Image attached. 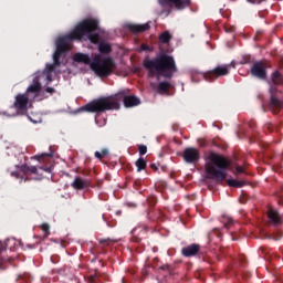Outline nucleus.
<instances>
[{
  "label": "nucleus",
  "instance_id": "nucleus-30",
  "mask_svg": "<svg viewBox=\"0 0 283 283\" xmlns=\"http://www.w3.org/2000/svg\"><path fill=\"white\" fill-rule=\"evenodd\" d=\"M41 229H42V231H43V233H44V237L48 238V235H50V224L43 223V224L41 226Z\"/></svg>",
  "mask_w": 283,
  "mask_h": 283
},
{
  "label": "nucleus",
  "instance_id": "nucleus-11",
  "mask_svg": "<svg viewBox=\"0 0 283 283\" xmlns=\"http://www.w3.org/2000/svg\"><path fill=\"white\" fill-rule=\"evenodd\" d=\"M39 169H42V171H45L46 174H52L54 170V166H28L27 164H23L20 166V171L24 174V176H28V174H39Z\"/></svg>",
  "mask_w": 283,
  "mask_h": 283
},
{
  "label": "nucleus",
  "instance_id": "nucleus-3",
  "mask_svg": "<svg viewBox=\"0 0 283 283\" xmlns=\"http://www.w3.org/2000/svg\"><path fill=\"white\" fill-rule=\"evenodd\" d=\"M143 65L148 71L149 76L170 77L174 72H178L174 56L167 54L158 55L155 59H145Z\"/></svg>",
  "mask_w": 283,
  "mask_h": 283
},
{
  "label": "nucleus",
  "instance_id": "nucleus-28",
  "mask_svg": "<svg viewBox=\"0 0 283 283\" xmlns=\"http://www.w3.org/2000/svg\"><path fill=\"white\" fill-rule=\"evenodd\" d=\"M227 184H228L229 187L240 188L244 185V181H238L235 179H228Z\"/></svg>",
  "mask_w": 283,
  "mask_h": 283
},
{
  "label": "nucleus",
  "instance_id": "nucleus-43",
  "mask_svg": "<svg viewBox=\"0 0 283 283\" xmlns=\"http://www.w3.org/2000/svg\"><path fill=\"white\" fill-rule=\"evenodd\" d=\"M120 213H123L120 210H118L117 212H116V216H120Z\"/></svg>",
  "mask_w": 283,
  "mask_h": 283
},
{
  "label": "nucleus",
  "instance_id": "nucleus-6",
  "mask_svg": "<svg viewBox=\"0 0 283 283\" xmlns=\"http://www.w3.org/2000/svg\"><path fill=\"white\" fill-rule=\"evenodd\" d=\"M255 129H258V124L255 120L250 119L248 122H243L241 125H239L237 136L240 138H249L251 143H258V140H260V134H258Z\"/></svg>",
  "mask_w": 283,
  "mask_h": 283
},
{
  "label": "nucleus",
  "instance_id": "nucleus-42",
  "mask_svg": "<svg viewBox=\"0 0 283 283\" xmlns=\"http://www.w3.org/2000/svg\"><path fill=\"white\" fill-rule=\"evenodd\" d=\"M11 176H14V178H19V172L18 171H13V172H11Z\"/></svg>",
  "mask_w": 283,
  "mask_h": 283
},
{
  "label": "nucleus",
  "instance_id": "nucleus-44",
  "mask_svg": "<svg viewBox=\"0 0 283 283\" xmlns=\"http://www.w3.org/2000/svg\"><path fill=\"white\" fill-rule=\"evenodd\" d=\"M217 127H218V129H222V126H220V125H217Z\"/></svg>",
  "mask_w": 283,
  "mask_h": 283
},
{
  "label": "nucleus",
  "instance_id": "nucleus-9",
  "mask_svg": "<svg viewBox=\"0 0 283 283\" xmlns=\"http://www.w3.org/2000/svg\"><path fill=\"white\" fill-rule=\"evenodd\" d=\"M159 6L164 10L176 8V10H185L191 6V0H158Z\"/></svg>",
  "mask_w": 283,
  "mask_h": 283
},
{
  "label": "nucleus",
  "instance_id": "nucleus-29",
  "mask_svg": "<svg viewBox=\"0 0 283 283\" xmlns=\"http://www.w3.org/2000/svg\"><path fill=\"white\" fill-rule=\"evenodd\" d=\"M223 223L226 229H229V227H231V224H233V219H231V217H223Z\"/></svg>",
  "mask_w": 283,
  "mask_h": 283
},
{
  "label": "nucleus",
  "instance_id": "nucleus-18",
  "mask_svg": "<svg viewBox=\"0 0 283 283\" xmlns=\"http://www.w3.org/2000/svg\"><path fill=\"white\" fill-rule=\"evenodd\" d=\"M149 23L145 24H129L128 30L133 32L134 34H138L140 32H147L149 30Z\"/></svg>",
  "mask_w": 283,
  "mask_h": 283
},
{
  "label": "nucleus",
  "instance_id": "nucleus-38",
  "mask_svg": "<svg viewBox=\"0 0 283 283\" xmlns=\"http://www.w3.org/2000/svg\"><path fill=\"white\" fill-rule=\"evenodd\" d=\"M140 50L147 51V50H151V49L147 44H142Z\"/></svg>",
  "mask_w": 283,
  "mask_h": 283
},
{
  "label": "nucleus",
  "instance_id": "nucleus-24",
  "mask_svg": "<svg viewBox=\"0 0 283 283\" xmlns=\"http://www.w3.org/2000/svg\"><path fill=\"white\" fill-rule=\"evenodd\" d=\"M94 156L97 160H103V158L109 156V149L103 148L101 151H95Z\"/></svg>",
  "mask_w": 283,
  "mask_h": 283
},
{
  "label": "nucleus",
  "instance_id": "nucleus-25",
  "mask_svg": "<svg viewBox=\"0 0 283 283\" xmlns=\"http://www.w3.org/2000/svg\"><path fill=\"white\" fill-rule=\"evenodd\" d=\"M272 82L274 83V85H282L283 83L282 74H280V72H274L272 74Z\"/></svg>",
  "mask_w": 283,
  "mask_h": 283
},
{
  "label": "nucleus",
  "instance_id": "nucleus-8",
  "mask_svg": "<svg viewBox=\"0 0 283 283\" xmlns=\"http://www.w3.org/2000/svg\"><path fill=\"white\" fill-rule=\"evenodd\" d=\"M270 94H271L270 109L274 114H280V112L283 108V102L280 101V96H282V92L277 91V86H271Z\"/></svg>",
  "mask_w": 283,
  "mask_h": 283
},
{
  "label": "nucleus",
  "instance_id": "nucleus-19",
  "mask_svg": "<svg viewBox=\"0 0 283 283\" xmlns=\"http://www.w3.org/2000/svg\"><path fill=\"white\" fill-rule=\"evenodd\" d=\"M53 156H54V154H52V153H43L41 155H35L33 157V159L38 160V163H43V165H48V164L52 163Z\"/></svg>",
  "mask_w": 283,
  "mask_h": 283
},
{
  "label": "nucleus",
  "instance_id": "nucleus-45",
  "mask_svg": "<svg viewBox=\"0 0 283 283\" xmlns=\"http://www.w3.org/2000/svg\"><path fill=\"white\" fill-rule=\"evenodd\" d=\"M94 283H96V282H94Z\"/></svg>",
  "mask_w": 283,
  "mask_h": 283
},
{
  "label": "nucleus",
  "instance_id": "nucleus-35",
  "mask_svg": "<svg viewBox=\"0 0 283 283\" xmlns=\"http://www.w3.org/2000/svg\"><path fill=\"white\" fill-rule=\"evenodd\" d=\"M265 129L266 132H273V124L271 123L265 124Z\"/></svg>",
  "mask_w": 283,
  "mask_h": 283
},
{
  "label": "nucleus",
  "instance_id": "nucleus-14",
  "mask_svg": "<svg viewBox=\"0 0 283 283\" xmlns=\"http://www.w3.org/2000/svg\"><path fill=\"white\" fill-rule=\"evenodd\" d=\"M269 224H272L275 229L282 224V216L274 209L268 211Z\"/></svg>",
  "mask_w": 283,
  "mask_h": 283
},
{
  "label": "nucleus",
  "instance_id": "nucleus-39",
  "mask_svg": "<svg viewBox=\"0 0 283 283\" xmlns=\"http://www.w3.org/2000/svg\"><path fill=\"white\" fill-rule=\"evenodd\" d=\"M48 94H54V88L53 87H46Z\"/></svg>",
  "mask_w": 283,
  "mask_h": 283
},
{
  "label": "nucleus",
  "instance_id": "nucleus-31",
  "mask_svg": "<svg viewBox=\"0 0 283 283\" xmlns=\"http://www.w3.org/2000/svg\"><path fill=\"white\" fill-rule=\"evenodd\" d=\"M147 202L149 207H156V205L158 203V199L156 197H148Z\"/></svg>",
  "mask_w": 283,
  "mask_h": 283
},
{
  "label": "nucleus",
  "instance_id": "nucleus-7",
  "mask_svg": "<svg viewBox=\"0 0 283 283\" xmlns=\"http://www.w3.org/2000/svg\"><path fill=\"white\" fill-rule=\"evenodd\" d=\"M13 107L15 108L17 114L23 116L24 114H28V109L32 107V99L28 96V93L18 94Z\"/></svg>",
  "mask_w": 283,
  "mask_h": 283
},
{
  "label": "nucleus",
  "instance_id": "nucleus-20",
  "mask_svg": "<svg viewBox=\"0 0 283 283\" xmlns=\"http://www.w3.org/2000/svg\"><path fill=\"white\" fill-rule=\"evenodd\" d=\"M73 60L76 63H84L85 65H90L91 60H90V55L87 54H83V53H77L73 56Z\"/></svg>",
  "mask_w": 283,
  "mask_h": 283
},
{
  "label": "nucleus",
  "instance_id": "nucleus-21",
  "mask_svg": "<svg viewBox=\"0 0 283 283\" xmlns=\"http://www.w3.org/2000/svg\"><path fill=\"white\" fill-rule=\"evenodd\" d=\"M171 90V84L169 82H161L157 86L158 94H167Z\"/></svg>",
  "mask_w": 283,
  "mask_h": 283
},
{
  "label": "nucleus",
  "instance_id": "nucleus-17",
  "mask_svg": "<svg viewBox=\"0 0 283 283\" xmlns=\"http://www.w3.org/2000/svg\"><path fill=\"white\" fill-rule=\"evenodd\" d=\"M91 185L92 182L88 179L76 177L71 184V187H73V189H76L77 191H82V189H88Z\"/></svg>",
  "mask_w": 283,
  "mask_h": 283
},
{
  "label": "nucleus",
  "instance_id": "nucleus-22",
  "mask_svg": "<svg viewBox=\"0 0 283 283\" xmlns=\"http://www.w3.org/2000/svg\"><path fill=\"white\" fill-rule=\"evenodd\" d=\"M135 166L137 167V171H143L147 169V160L145 158L140 157L136 160Z\"/></svg>",
  "mask_w": 283,
  "mask_h": 283
},
{
  "label": "nucleus",
  "instance_id": "nucleus-4",
  "mask_svg": "<svg viewBox=\"0 0 283 283\" xmlns=\"http://www.w3.org/2000/svg\"><path fill=\"white\" fill-rule=\"evenodd\" d=\"M208 160H210V163L206 165V171L209 178L216 180V182H224V180H227V169L231 167L229 159L220 154L211 151L208 155Z\"/></svg>",
  "mask_w": 283,
  "mask_h": 283
},
{
  "label": "nucleus",
  "instance_id": "nucleus-23",
  "mask_svg": "<svg viewBox=\"0 0 283 283\" xmlns=\"http://www.w3.org/2000/svg\"><path fill=\"white\" fill-rule=\"evenodd\" d=\"M98 51L101 52V54H109V52H112V45L102 42L99 43Z\"/></svg>",
  "mask_w": 283,
  "mask_h": 283
},
{
  "label": "nucleus",
  "instance_id": "nucleus-34",
  "mask_svg": "<svg viewBox=\"0 0 283 283\" xmlns=\"http://www.w3.org/2000/svg\"><path fill=\"white\" fill-rule=\"evenodd\" d=\"M132 241L135 242L136 244H140V242L143 241V239H140V237L133 235Z\"/></svg>",
  "mask_w": 283,
  "mask_h": 283
},
{
  "label": "nucleus",
  "instance_id": "nucleus-15",
  "mask_svg": "<svg viewBox=\"0 0 283 283\" xmlns=\"http://www.w3.org/2000/svg\"><path fill=\"white\" fill-rule=\"evenodd\" d=\"M198 253H200V244L198 243H192L181 250V255H184V258H193L198 255Z\"/></svg>",
  "mask_w": 283,
  "mask_h": 283
},
{
  "label": "nucleus",
  "instance_id": "nucleus-16",
  "mask_svg": "<svg viewBox=\"0 0 283 283\" xmlns=\"http://www.w3.org/2000/svg\"><path fill=\"white\" fill-rule=\"evenodd\" d=\"M39 78H41V77H35L33 80V84H31L25 92V94H28V96L31 99L36 98V96H39V92H41V82L39 81Z\"/></svg>",
  "mask_w": 283,
  "mask_h": 283
},
{
  "label": "nucleus",
  "instance_id": "nucleus-5",
  "mask_svg": "<svg viewBox=\"0 0 283 283\" xmlns=\"http://www.w3.org/2000/svg\"><path fill=\"white\" fill-rule=\"evenodd\" d=\"M91 70H93L97 76H109L114 73V70H116V62H114L112 57H103V55L97 54L91 63Z\"/></svg>",
  "mask_w": 283,
  "mask_h": 283
},
{
  "label": "nucleus",
  "instance_id": "nucleus-12",
  "mask_svg": "<svg viewBox=\"0 0 283 283\" xmlns=\"http://www.w3.org/2000/svg\"><path fill=\"white\" fill-rule=\"evenodd\" d=\"M184 160L189 165H196L200 160V150L193 147H188L184 150Z\"/></svg>",
  "mask_w": 283,
  "mask_h": 283
},
{
  "label": "nucleus",
  "instance_id": "nucleus-1",
  "mask_svg": "<svg viewBox=\"0 0 283 283\" xmlns=\"http://www.w3.org/2000/svg\"><path fill=\"white\" fill-rule=\"evenodd\" d=\"M96 30H98V20L90 18L80 22L71 33L64 38H60L56 41V51L53 55V64L46 65L41 76H45L48 83H52V72L56 70V66L61 65V55L72 48V41H83V39L87 36L91 43L96 44L101 39L98 33L92 34V32H96Z\"/></svg>",
  "mask_w": 283,
  "mask_h": 283
},
{
  "label": "nucleus",
  "instance_id": "nucleus-2",
  "mask_svg": "<svg viewBox=\"0 0 283 283\" xmlns=\"http://www.w3.org/2000/svg\"><path fill=\"white\" fill-rule=\"evenodd\" d=\"M125 107H136L140 105V99L134 95H127V91H120L115 95L95 99L85 105L86 112L101 114V112H109L112 109H120V102Z\"/></svg>",
  "mask_w": 283,
  "mask_h": 283
},
{
  "label": "nucleus",
  "instance_id": "nucleus-36",
  "mask_svg": "<svg viewBox=\"0 0 283 283\" xmlns=\"http://www.w3.org/2000/svg\"><path fill=\"white\" fill-rule=\"evenodd\" d=\"M235 171L237 174H244V168L241 166H237Z\"/></svg>",
  "mask_w": 283,
  "mask_h": 283
},
{
  "label": "nucleus",
  "instance_id": "nucleus-32",
  "mask_svg": "<svg viewBox=\"0 0 283 283\" xmlns=\"http://www.w3.org/2000/svg\"><path fill=\"white\" fill-rule=\"evenodd\" d=\"M138 151L140 156H145V154H147V146L145 145H139L138 146Z\"/></svg>",
  "mask_w": 283,
  "mask_h": 283
},
{
  "label": "nucleus",
  "instance_id": "nucleus-33",
  "mask_svg": "<svg viewBox=\"0 0 283 283\" xmlns=\"http://www.w3.org/2000/svg\"><path fill=\"white\" fill-rule=\"evenodd\" d=\"M6 262H8V259L0 256V271L6 270V268L3 266V264H6Z\"/></svg>",
  "mask_w": 283,
  "mask_h": 283
},
{
  "label": "nucleus",
  "instance_id": "nucleus-40",
  "mask_svg": "<svg viewBox=\"0 0 283 283\" xmlns=\"http://www.w3.org/2000/svg\"><path fill=\"white\" fill-rule=\"evenodd\" d=\"M248 1H250V3H262V1L264 0H248Z\"/></svg>",
  "mask_w": 283,
  "mask_h": 283
},
{
  "label": "nucleus",
  "instance_id": "nucleus-27",
  "mask_svg": "<svg viewBox=\"0 0 283 283\" xmlns=\"http://www.w3.org/2000/svg\"><path fill=\"white\" fill-rule=\"evenodd\" d=\"M116 242H118L116 239H99V244H102V247H112V244H116Z\"/></svg>",
  "mask_w": 283,
  "mask_h": 283
},
{
  "label": "nucleus",
  "instance_id": "nucleus-10",
  "mask_svg": "<svg viewBox=\"0 0 283 283\" xmlns=\"http://www.w3.org/2000/svg\"><path fill=\"white\" fill-rule=\"evenodd\" d=\"M227 74H229V65H221L203 73V78L206 81H216L220 76H227Z\"/></svg>",
  "mask_w": 283,
  "mask_h": 283
},
{
  "label": "nucleus",
  "instance_id": "nucleus-13",
  "mask_svg": "<svg viewBox=\"0 0 283 283\" xmlns=\"http://www.w3.org/2000/svg\"><path fill=\"white\" fill-rule=\"evenodd\" d=\"M266 67H269V62H256L251 69V74L258 78H266Z\"/></svg>",
  "mask_w": 283,
  "mask_h": 283
},
{
  "label": "nucleus",
  "instance_id": "nucleus-26",
  "mask_svg": "<svg viewBox=\"0 0 283 283\" xmlns=\"http://www.w3.org/2000/svg\"><path fill=\"white\" fill-rule=\"evenodd\" d=\"M160 43H169L171 41V33L169 31H165L159 35Z\"/></svg>",
  "mask_w": 283,
  "mask_h": 283
},
{
  "label": "nucleus",
  "instance_id": "nucleus-41",
  "mask_svg": "<svg viewBox=\"0 0 283 283\" xmlns=\"http://www.w3.org/2000/svg\"><path fill=\"white\" fill-rule=\"evenodd\" d=\"M150 169H154L155 171H158V166H156V164H151Z\"/></svg>",
  "mask_w": 283,
  "mask_h": 283
},
{
  "label": "nucleus",
  "instance_id": "nucleus-37",
  "mask_svg": "<svg viewBox=\"0 0 283 283\" xmlns=\"http://www.w3.org/2000/svg\"><path fill=\"white\" fill-rule=\"evenodd\" d=\"M159 269L160 271H169V264H164Z\"/></svg>",
  "mask_w": 283,
  "mask_h": 283
}]
</instances>
